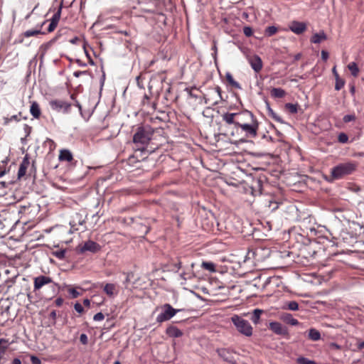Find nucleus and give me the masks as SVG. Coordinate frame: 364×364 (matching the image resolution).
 Returning <instances> with one entry per match:
<instances>
[{"mask_svg": "<svg viewBox=\"0 0 364 364\" xmlns=\"http://www.w3.org/2000/svg\"><path fill=\"white\" fill-rule=\"evenodd\" d=\"M358 166V163L355 161H348L340 163L333 167L331 170V177L332 180H339L353 173Z\"/></svg>", "mask_w": 364, "mask_h": 364, "instance_id": "f257e3e1", "label": "nucleus"}, {"mask_svg": "<svg viewBox=\"0 0 364 364\" xmlns=\"http://www.w3.org/2000/svg\"><path fill=\"white\" fill-rule=\"evenodd\" d=\"M154 134V131L149 126L138 127L133 136V142L139 149H144L150 141Z\"/></svg>", "mask_w": 364, "mask_h": 364, "instance_id": "f03ea898", "label": "nucleus"}, {"mask_svg": "<svg viewBox=\"0 0 364 364\" xmlns=\"http://www.w3.org/2000/svg\"><path fill=\"white\" fill-rule=\"evenodd\" d=\"M231 320L236 329L241 334L247 337H250L252 335L253 329L248 321L237 315H234L232 316Z\"/></svg>", "mask_w": 364, "mask_h": 364, "instance_id": "7ed1b4c3", "label": "nucleus"}, {"mask_svg": "<svg viewBox=\"0 0 364 364\" xmlns=\"http://www.w3.org/2000/svg\"><path fill=\"white\" fill-rule=\"evenodd\" d=\"M181 311L182 309H174L171 304H165L161 306V311L158 314L156 320L158 323H163L170 320Z\"/></svg>", "mask_w": 364, "mask_h": 364, "instance_id": "20e7f679", "label": "nucleus"}, {"mask_svg": "<svg viewBox=\"0 0 364 364\" xmlns=\"http://www.w3.org/2000/svg\"><path fill=\"white\" fill-rule=\"evenodd\" d=\"M205 103L216 105L222 100L221 88L216 86L209 90L206 96H204Z\"/></svg>", "mask_w": 364, "mask_h": 364, "instance_id": "39448f33", "label": "nucleus"}, {"mask_svg": "<svg viewBox=\"0 0 364 364\" xmlns=\"http://www.w3.org/2000/svg\"><path fill=\"white\" fill-rule=\"evenodd\" d=\"M50 108L58 112L69 113L72 104L63 100H52L49 102Z\"/></svg>", "mask_w": 364, "mask_h": 364, "instance_id": "423d86ee", "label": "nucleus"}, {"mask_svg": "<svg viewBox=\"0 0 364 364\" xmlns=\"http://www.w3.org/2000/svg\"><path fill=\"white\" fill-rule=\"evenodd\" d=\"M239 127L245 132L247 136L255 137L257 134L258 123L255 118L253 121L243 124Z\"/></svg>", "mask_w": 364, "mask_h": 364, "instance_id": "0eeeda50", "label": "nucleus"}, {"mask_svg": "<svg viewBox=\"0 0 364 364\" xmlns=\"http://www.w3.org/2000/svg\"><path fill=\"white\" fill-rule=\"evenodd\" d=\"M253 114L248 110H243L240 112H237L236 116V127H240L243 124L253 121L255 119Z\"/></svg>", "mask_w": 364, "mask_h": 364, "instance_id": "6e6552de", "label": "nucleus"}, {"mask_svg": "<svg viewBox=\"0 0 364 364\" xmlns=\"http://www.w3.org/2000/svg\"><path fill=\"white\" fill-rule=\"evenodd\" d=\"M78 249L80 253H84L85 252L95 253L100 251V245L92 240H87L84 244L80 245Z\"/></svg>", "mask_w": 364, "mask_h": 364, "instance_id": "1a4fd4ad", "label": "nucleus"}, {"mask_svg": "<svg viewBox=\"0 0 364 364\" xmlns=\"http://www.w3.org/2000/svg\"><path fill=\"white\" fill-rule=\"evenodd\" d=\"M269 328L272 331H273L277 335L285 336L288 334L287 328L279 322H270L269 324Z\"/></svg>", "mask_w": 364, "mask_h": 364, "instance_id": "9d476101", "label": "nucleus"}, {"mask_svg": "<svg viewBox=\"0 0 364 364\" xmlns=\"http://www.w3.org/2000/svg\"><path fill=\"white\" fill-rule=\"evenodd\" d=\"M307 26L304 22L293 21L289 25V29L295 34L299 35L306 30Z\"/></svg>", "mask_w": 364, "mask_h": 364, "instance_id": "9b49d317", "label": "nucleus"}, {"mask_svg": "<svg viewBox=\"0 0 364 364\" xmlns=\"http://www.w3.org/2000/svg\"><path fill=\"white\" fill-rule=\"evenodd\" d=\"M53 283V280L50 277L41 275L34 278L33 287L34 290L40 289L43 286Z\"/></svg>", "mask_w": 364, "mask_h": 364, "instance_id": "f8f14e48", "label": "nucleus"}, {"mask_svg": "<svg viewBox=\"0 0 364 364\" xmlns=\"http://www.w3.org/2000/svg\"><path fill=\"white\" fill-rule=\"evenodd\" d=\"M248 62L250 64L251 68L255 72L259 73L262 68V62L258 55H252L247 58Z\"/></svg>", "mask_w": 364, "mask_h": 364, "instance_id": "ddd939ff", "label": "nucleus"}, {"mask_svg": "<svg viewBox=\"0 0 364 364\" xmlns=\"http://www.w3.org/2000/svg\"><path fill=\"white\" fill-rule=\"evenodd\" d=\"M218 353L219 356L225 361L231 363L235 362L234 353L232 350L226 348H222L218 350Z\"/></svg>", "mask_w": 364, "mask_h": 364, "instance_id": "4468645a", "label": "nucleus"}, {"mask_svg": "<svg viewBox=\"0 0 364 364\" xmlns=\"http://www.w3.org/2000/svg\"><path fill=\"white\" fill-rule=\"evenodd\" d=\"M166 333L171 338H180L183 335V333L181 330L173 325H171L166 328Z\"/></svg>", "mask_w": 364, "mask_h": 364, "instance_id": "2eb2a0df", "label": "nucleus"}, {"mask_svg": "<svg viewBox=\"0 0 364 364\" xmlns=\"http://www.w3.org/2000/svg\"><path fill=\"white\" fill-rule=\"evenodd\" d=\"M236 116L237 112H225L221 115V117L223 121L225 122L227 124H233L236 127Z\"/></svg>", "mask_w": 364, "mask_h": 364, "instance_id": "dca6fc26", "label": "nucleus"}, {"mask_svg": "<svg viewBox=\"0 0 364 364\" xmlns=\"http://www.w3.org/2000/svg\"><path fill=\"white\" fill-rule=\"evenodd\" d=\"M30 161L27 156H26L23 161H21L18 171V178H21V177L24 176L26 173V170L28 167L29 166Z\"/></svg>", "mask_w": 364, "mask_h": 364, "instance_id": "f3484780", "label": "nucleus"}, {"mask_svg": "<svg viewBox=\"0 0 364 364\" xmlns=\"http://www.w3.org/2000/svg\"><path fill=\"white\" fill-rule=\"evenodd\" d=\"M326 39H327L326 34L325 33V32L323 31H321L319 33H314L311 36L310 41L312 43L318 44L321 41H325Z\"/></svg>", "mask_w": 364, "mask_h": 364, "instance_id": "a211bd4d", "label": "nucleus"}, {"mask_svg": "<svg viewBox=\"0 0 364 364\" xmlns=\"http://www.w3.org/2000/svg\"><path fill=\"white\" fill-rule=\"evenodd\" d=\"M279 203L273 196H269L264 200V205L271 209L272 211L277 210L279 208Z\"/></svg>", "mask_w": 364, "mask_h": 364, "instance_id": "6ab92c4d", "label": "nucleus"}, {"mask_svg": "<svg viewBox=\"0 0 364 364\" xmlns=\"http://www.w3.org/2000/svg\"><path fill=\"white\" fill-rule=\"evenodd\" d=\"M103 291L109 297H113L117 293L116 285L112 283L106 284L103 288Z\"/></svg>", "mask_w": 364, "mask_h": 364, "instance_id": "aec40b11", "label": "nucleus"}, {"mask_svg": "<svg viewBox=\"0 0 364 364\" xmlns=\"http://www.w3.org/2000/svg\"><path fill=\"white\" fill-rule=\"evenodd\" d=\"M281 318L283 320V321L291 326H296L299 324L298 320L293 318L292 315L288 313L283 314L281 316Z\"/></svg>", "mask_w": 364, "mask_h": 364, "instance_id": "412c9836", "label": "nucleus"}, {"mask_svg": "<svg viewBox=\"0 0 364 364\" xmlns=\"http://www.w3.org/2000/svg\"><path fill=\"white\" fill-rule=\"evenodd\" d=\"M30 112L34 118H36V119L39 118V117L41 115V109H40L38 104L36 102H33L31 103V105L30 107Z\"/></svg>", "mask_w": 364, "mask_h": 364, "instance_id": "4be33fe9", "label": "nucleus"}, {"mask_svg": "<svg viewBox=\"0 0 364 364\" xmlns=\"http://www.w3.org/2000/svg\"><path fill=\"white\" fill-rule=\"evenodd\" d=\"M60 161H71L73 160V154L68 149H63L60 151L59 154Z\"/></svg>", "mask_w": 364, "mask_h": 364, "instance_id": "5701e85b", "label": "nucleus"}, {"mask_svg": "<svg viewBox=\"0 0 364 364\" xmlns=\"http://www.w3.org/2000/svg\"><path fill=\"white\" fill-rule=\"evenodd\" d=\"M285 95V90L279 87H274L271 90V95L274 98H282Z\"/></svg>", "mask_w": 364, "mask_h": 364, "instance_id": "b1692460", "label": "nucleus"}, {"mask_svg": "<svg viewBox=\"0 0 364 364\" xmlns=\"http://www.w3.org/2000/svg\"><path fill=\"white\" fill-rule=\"evenodd\" d=\"M263 313V310L259 309H255L252 314L250 319L255 324H257L259 323L260 316Z\"/></svg>", "mask_w": 364, "mask_h": 364, "instance_id": "393cba45", "label": "nucleus"}, {"mask_svg": "<svg viewBox=\"0 0 364 364\" xmlns=\"http://www.w3.org/2000/svg\"><path fill=\"white\" fill-rule=\"evenodd\" d=\"M201 267L209 272H215V264L212 262L204 261L201 264Z\"/></svg>", "mask_w": 364, "mask_h": 364, "instance_id": "a878e982", "label": "nucleus"}, {"mask_svg": "<svg viewBox=\"0 0 364 364\" xmlns=\"http://www.w3.org/2000/svg\"><path fill=\"white\" fill-rule=\"evenodd\" d=\"M225 77H226V80L228 82V83L232 87L237 88V89H240V90L242 89L240 85L237 81H235L234 80V78L230 73H227L225 75Z\"/></svg>", "mask_w": 364, "mask_h": 364, "instance_id": "bb28decb", "label": "nucleus"}, {"mask_svg": "<svg viewBox=\"0 0 364 364\" xmlns=\"http://www.w3.org/2000/svg\"><path fill=\"white\" fill-rule=\"evenodd\" d=\"M309 338L314 341H318L321 338V333L318 330L311 328L309 331Z\"/></svg>", "mask_w": 364, "mask_h": 364, "instance_id": "cd10ccee", "label": "nucleus"}, {"mask_svg": "<svg viewBox=\"0 0 364 364\" xmlns=\"http://www.w3.org/2000/svg\"><path fill=\"white\" fill-rule=\"evenodd\" d=\"M62 8H63V2L60 3L58 11L52 16V18L50 19L51 22L55 23L57 24L58 23L59 20L60 18Z\"/></svg>", "mask_w": 364, "mask_h": 364, "instance_id": "c85d7f7f", "label": "nucleus"}, {"mask_svg": "<svg viewBox=\"0 0 364 364\" xmlns=\"http://www.w3.org/2000/svg\"><path fill=\"white\" fill-rule=\"evenodd\" d=\"M348 69L351 72V74L354 77H357L359 73V69L357 64L355 62H352L348 65Z\"/></svg>", "mask_w": 364, "mask_h": 364, "instance_id": "c756f323", "label": "nucleus"}, {"mask_svg": "<svg viewBox=\"0 0 364 364\" xmlns=\"http://www.w3.org/2000/svg\"><path fill=\"white\" fill-rule=\"evenodd\" d=\"M41 33H43V32H41V28L39 29H32V30H28L26 31H25L23 35L25 36V37H31V36H37L38 34H41Z\"/></svg>", "mask_w": 364, "mask_h": 364, "instance_id": "7c9ffc66", "label": "nucleus"}, {"mask_svg": "<svg viewBox=\"0 0 364 364\" xmlns=\"http://www.w3.org/2000/svg\"><path fill=\"white\" fill-rule=\"evenodd\" d=\"M286 306V308L290 311H297L299 309V304L296 301L287 302Z\"/></svg>", "mask_w": 364, "mask_h": 364, "instance_id": "2f4dec72", "label": "nucleus"}, {"mask_svg": "<svg viewBox=\"0 0 364 364\" xmlns=\"http://www.w3.org/2000/svg\"><path fill=\"white\" fill-rule=\"evenodd\" d=\"M277 32V28L274 26H268L266 28L264 33L267 36H272Z\"/></svg>", "mask_w": 364, "mask_h": 364, "instance_id": "473e14b6", "label": "nucleus"}, {"mask_svg": "<svg viewBox=\"0 0 364 364\" xmlns=\"http://www.w3.org/2000/svg\"><path fill=\"white\" fill-rule=\"evenodd\" d=\"M65 250H58L52 252L53 255L59 259H63L65 257Z\"/></svg>", "mask_w": 364, "mask_h": 364, "instance_id": "72a5a7b5", "label": "nucleus"}, {"mask_svg": "<svg viewBox=\"0 0 364 364\" xmlns=\"http://www.w3.org/2000/svg\"><path fill=\"white\" fill-rule=\"evenodd\" d=\"M286 108L289 110L290 113L294 114L298 112V105L291 104V103H287L285 105Z\"/></svg>", "mask_w": 364, "mask_h": 364, "instance_id": "f704fd0d", "label": "nucleus"}, {"mask_svg": "<svg viewBox=\"0 0 364 364\" xmlns=\"http://www.w3.org/2000/svg\"><path fill=\"white\" fill-rule=\"evenodd\" d=\"M297 363L299 364H316L314 360H309L304 357L299 358L297 359Z\"/></svg>", "mask_w": 364, "mask_h": 364, "instance_id": "c9c22d12", "label": "nucleus"}, {"mask_svg": "<svg viewBox=\"0 0 364 364\" xmlns=\"http://www.w3.org/2000/svg\"><path fill=\"white\" fill-rule=\"evenodd\" d=\"M344 85L345 81L341 77H338V79L336 80L335 89L336 90H340L344 86Z\"/></svg>", "mask_w": 364, "mask_h": 364, "instance_id": "e433bc0d", "label": "nucleus"}, {"mask_svg": "<svg viewBox=\"0 0 364 364\" xmlns=\"http://www.w3.org/2000/svg\"><path fill=\"white\" fill-rule=\"evenodd\" d=\"M338 140L340 143H343V144H345V143H347L348 141V136L345 133H340L338 136Z\"/></svg>", "mask_w": 364, "mask_h": 364, "instance_id": "4c0bfd02", "label": "nucleus"}, {"mask_svg": "<svg viewBox=\"0 0 364 364\" xmlns=\"http://www.w3.org/2000/svg\"><path fill=\"white\" fill-rule=\"evenodd\" d=\"M243 33L247 37H250L252 35V29L250 26H245L243 28Z\"/></svg>", "mask_w": 364, "mask_h": 364, "instance_id": "58836bf2", "label": "nucleus"}, {"mask_svg": "<svg viewBox=\"0 0 364 364\" xmlns=\"http://www.w3.org/2000/svg\"><path fill=\"white\" fill-rule=\"evenodd\" d=\"M105 318V316L102 312L97 313L94 317L93 319L95 321H101Z\"/></svg>", "mask_w": 364, "mask_h": 364, "instance_id": "ea45409f", "label": "nucleus"}, {"mask_svg": "<svg viewBox=\"0 0 364 364\" xmlns=\"http://www.w3.org/2000/svg\"><path fill=\"white\" fill-rule=\"evenodd\" d=\"M69 294L71 295L73 298H77L80 296V293L74 288L70 289L68 290Z\"/></svg>", "mask_w": 364, "mask_h": 364, "instance_id": "a19ab883", "label": "nucleus"}, {"mask_svg": "<svg viewBox=\"0 0 364 364\" xmlns=\"http://www.w3.org/2000/svg\"><path fill=\"white\" fill-rule=\"evenodd\" d=\"M80 341L83 345H87L88 343V338L85 333H82L80 336Z\"/></svg>", "mask_w": 364, "mask_h": 364, "instance_id": "79ce46f5", "label": "nucleus"}, {"mask_svg": "<svg viewBox=\"0 0 364 364\" xmlns=\"http://www.w3.org/2000/svg\"><path fill=\"white\" fill-rule=\"evenodd\" d=\"M180 277L181 279H183V280H187V279H190L192 278L193 277V274L192 273H188V274H186L185 272H183L180 274Z\"/></svg>", "mask_w": 364, "mask_h": 364, "instance_id": "37998d69", "label": "nucleus"}, {"mask_svg": "<svg viewBox=\"0 0 364 364\" xmlns=\"http://www.w3.org/2000/svg\"><path fill=\"white\" fill-rule=\"evenodd\" d=\"M74 308L75 310L80 314L82 313L84 311L82 306L80 303H76L74 306Z\"/></svg>", "mask_w": 364, "mask_h": 364, "instance_id": "c03bdc74", "label": "nucleus"}, {"mask_svg": "<svg viewBox=\"0 0 364 364\" xmlns=\"http://www.w3.org/2000/svg\"><path fill=\"white\" fill-rule=\"evenodd\" d=\"M355 119V116L352 114H347L343 117L344 122H349Z\"/></svg>", "mask_w": 364, "mask_h": 364, "instance_id": "a18cd8bd", "label": "nucleus"}, {"mask_svg": "<svg viewBox=\"0 0 364 364\" xmlns=\"http://www.w3.org/2000/svg\"><path fill=\"white\" fill-rule=\"evenodd\" d=\"M51 43H52V41H50V42H48L46 44H43L41 46V49L43 50V53H42V55H43L45 54L46 51L50 48Z\"/></svg>", "mask_w": 364, "mask_h": 364, "instance_id": "49530a36", "label": "nucleus"}, {"mask_svg": "<svg viewBox=\"0 0 364 364\" xmlns=\"http://www.w3.org/2000/svg\"><path fill=\"white\" fill-rule=\"evenodd\" d=\"M31 361L32 364H41V360L35 355L31 356Z\"/></svg>", "mask_w": 364, "mask_h": 364, "instance_id": "de8ad7c7", "label": "nucleus"}, {"mask_svg": "<svg viewBox=\"0 0 364 364\" xmlns=\"http://www.w3.org/2000/svg\"><path fill=\"white\" fill-rule=\"evenodd\" d=\"M321 55L323 61H326L329 57L328 53L324 50H321Z\"/></svg>", "mask_w": 364, "mask_h": 364, "instance_id": "09e8293b", "label": "nucleus"}, {"mask_svg": "<svg viewBox=\"0 0 364 364\" xmlns=\"http://www.w3.org/2000/svg\"><path fill=\"white\" fill-rule=\"evenodd\" d=\"M57 26H58L57 23L50 21V23L48 26V31L49 33L53 31L55 29V28L57 27Z\"/></svg>", "mask_w": 364, "mask_h": 364, "instance_id": "8fccbe9b", "label": "nucleus"}, {"mask_svg": "<svg viewBox=\"0 0 364 364\" xmlns=\"http://www.w3.org/2000/svg\"><path fill=\"white\" fill-rule=\"evenodd\" d=\"M269 112H271V114L272 117L277 122H282L280 117L277 115L274 112H273L272 109H269Z\"/></svg>", "mask_w": 364, "mask_h": 364, "instance_id": "3c124183", "label": "nucleus"}, {"mask_svg": "<svg viewBox=\"0 0 364 364\" xmlns=\"http://www.w3.org/2000/svg\"><path fill=\"white\" fill-rule=\"evenodd\" d=\"M55 304L57 306H60L63 304V299L60 297L57 298L55 301Z\"/></svg>", "mask_w": 364, "mask_h": 364, "instance_id": "603ef678", "label": "nucleus"}, {"mask_svg": "<svg viewBox=\"0 0 364 364\" xmlns=\"http://www.w3.org/2000/svg\"><path fill=\"white\" fill-rule=\"evenodd\" d=\"M87 71H75L73 73V75L76 77H79L80 75L86 74Z\"/></svg>", "mask_w": 364, "mask_h": 364, "instance_id": "864d4df0", "label": "nucleus"}, {"mask_svg": "<svg viewBox=\"0 0 364 364\" xmlns=\"http://www.w3.org/2000/svg\"><path fill=\"white\" fill-rule=\"evenodd\" d=\"M10 119H11V122H12V121L18 122V121H20L19 115L18 114H14V115H13V116H11L10 117Z\"/></svg>", "mask_w": 364, "mask_h": 364, "instance_id": "5fc2aeb1", "label": "nucleus"}, {"mask_svg": "<svg viewBox=\"0 0 364 364\" xmlns=\"http://www.w3.org/2000/svg\"><path fill=\"white\" fill-rule=\"evenodd\" d=\"M332 72H333V75L335 76V79L337 80L338 77H339V75L338 74L337 71H336V66H334L332 69Z\"/></svg>", "mask_w": 364, "mask_h": 364, "instance_id": "6e6d98bb", "label": "nucleus"}, {"mask_svg": "<svg viewBox=\"0 0 364 364\" xmlns=\"http://www.w3.org/2000/svg\"><path fill=\"white\" fill-rule=\"evenodd\" d=\"M56 316H57L56 311L53 310V311H52L50 313V317L52 319L55 320Z\"/></svg>", "mask_w": 364, "mask_h": 364, "instance_id": "4d7b16f0", "label": "nucleus"}, {"mask_svg": "<svg viewBox=\"0 0 364 364\" xmlns=\"http://www.w3.org/2000/svg\"><path fill=\"white\" fill-rule=\"evenodd\" d=\"M144 230H141L142 233L147 234L149 231V228L147 225H143Z\"/></svg>", "mask_w": 364, "mask_h": 364, "instance_id": "13d9d810", "label": "nucleus"}, {"mask_svg": "<svg viewBox=\"0 0 364 364\" xmlns=\"http://www.w3.org/2000/svg\"><path fill=\"white\" fill-rule=\"evenodd\" d=\"M136 162V159L134 156H131L129 159H128V163L129 164H134Z\"/></svg>", "mask_w": 364, "mask_h": 364, "instance_id": "bf43d9fd", "label": "nucleus"}, {"mask_svg": "<svg viewBox=\"0 0 364 364\" xmlns=\"http://www.w3.org/2000/svg\"><path fill=\"white\" fill-rule=\"evenodd\" d=\"M175 268L176 269V271H178L181 267V262L180 261L177 262L174 264Z\"/></svg>", "mask_w": 364, "mask_h": 364, "instance_id": "052dcab7", "label": "nucleus"}, {"mask_svg": "<svg viewBox=\"0 0 364 364\" xmlns=\"http://www.w3.org/2000/svg\"><path fill=\"white\" fill-rule=\"evenodd\" d=\"M4 125H7L9 124L10 122H11V119H10V117H4Z\"/></svg>", "mask_w": 364, "mask_h": 364, "instance_id": "680f3d73", "label": "nucleus"}, {"mask_svg": "<svg viewBox=\"0 0 364 364\" xmlns=\"http://www.w3.org/2000/svg\"><path fill=\"white\" fill-rule=\"evenodd\" d=\"M12 364H21V361L19 358H14L12 361Z\"/></svg>", "mask_w": 364, "mask_h": 364, "instance_id": "e2e57ef3", "label": "nucleus"}, {"mask_svg": "<svg viewBox=\"0 0 364 364\" xmlns=\"http://www.w3.org/2000/svg\"><path fill=\"white\" fill-rule=\"evenodd\" d=\"M83 304L86 306H90V301L88 299H85L83 300Z\"/></svg>", "mask_w": 364, "mask_h": 364, "instance_id": "0e129e2a", "label": "nucleus"}, {"mask_svg": "<svg viewBox=\"0 0 364 364\" xmlns=\"http://www.w3.org/2000/svg\"><path fill=\"white\" fill-rule=\"evenodd\" d=\"M358 348L360 350L364 348V341H362V342L359 343L358 345Z\"/></svg>", "mask_w": 364, "mask_h": 364, "instance_id": "69168bd1", "label": "nucleus"}, {"mask_svg": "<svg viewBox=\"0 0 364 364\" xmlns=\"http://www.w3.org/2000/svg\"><path fill=\"white\" fill-rule=\"evenodd\" d=\"M77 41H78V38H77V37H75V38H74L71 39V40L70 41V42L71 43H73V44H75V43H76V42H77Z\"/></svg>", "mask_w": 364, "mask_h": 364, "instance_id": "338daca9", "label": "nucleus"}, {"mask_svg": "<svg viewBox=\"0 0 364 364\" xmlns=\"http://www.w3.org/2000/svg\"><path fill=\"white\" fill-rule=\"evenodd\" d=\"M331 346L333 347L336 349H340V348H341L339 345H338L336 343H331Z\"/></svg>", "mask_w": 364, "mask_h": 364, "instance_id": "774afa93", "label": "nucleus"}]
</instances>
